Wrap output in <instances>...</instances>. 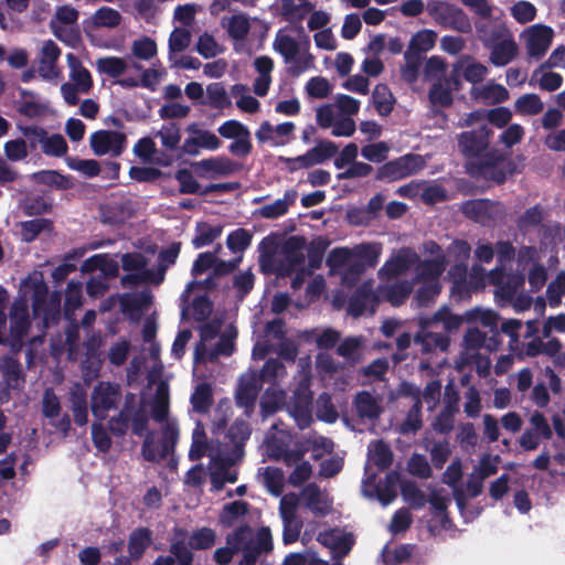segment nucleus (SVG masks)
I'll list each match as a JSON object with an SVG mask.
<instances>
[{
    "label": "nucleus",
    "mask_w": 565,
    "mask_h": 565,
    "mask_svg": "<svg viewBox=\"0 0 565 565\" xmlns=\"http://www.w3.org/2000/svg\"><path fill=\"white\" fill-rule=\"evenodd\" d=\"M492 134L486 124L463 131L458 137V147L469 160L466 169L472 178H483L502 184L509 174L514 173L515 164L511 160L507 161V156L497 149L487 151Z\"/></svg>",
    "instance_id": "f257e3e1"
},
{
    "label": "nucleus",
    "mask_w": 565,
    "mask_h": 565,
    "mask_svg": "<svg viewBox=\"0 0 565 565\" xmlns=\"http://www.w3.org/2000/svg\"><path fill=\"white\" fill-rule=\"evenodd\" d=\"M273 46L282 57L289 76L299 77L306 71L315 67V56L309 52L308 34H305V41L299 42L280 30L275 36Z\"/></svg>",
    "instance_id": "f03ea898"
},
{
    "label": "nucleus",
    "mask_w": 565,
    "mask_h": 565,
    "mask_svg": "<svg viewBox=\"0 0 565 565\" xmlns=\"http://www.w3.org/2000/svg\"><path fill=\"white\" fill-rule=\"evenodd\" d=\"M226 543L237 552H242L243 556L257 563L263 553L273 551V536L268 526H262L257 530L256 536L253 537L252 527L248 524L239 525L233 533L226 536Z\"/></svg>",
    "instance_id": "7ed1b4c3"
},
{
    "label": "nucleus",
    "mask_w": 565,
    "mask_h": 565,
    "mask_svg": "<svg viewBox=\"0 0 565 565\" xmlns=\"http://www.w3.org/2000/svg\"><path fill=\"white\" fill-rule=\"evenodd\" d=\"M427 13L444 29L468 34L472 24L467 13L459 7L441 0H430L426 6Z\"/></svg>",
    "instance_id": "20e7f679"
},
{
    "label": "nucleus",
    "mask_w": 565,
    "mask_h": 565,
    "mask_svg": "<svg viewBox=\"0 0 565 565\" xmlns=\"http://www.w3.org/2000/svg\"><path fill=\"white\" fill-rule=\"evenodd\" d=\"M149 424V416L142 405L136 409L121 407L119 412L107 420V429L114 437L122 438L127 435L129 428L131 434L142 437Z\"/></svg>",
    "instance_id": "39448f33"
},
{
    "label": "nucleus",
    "mask_w": 565,
    "mask_h": 565,
    "mask_svg": "<svg viewBox=\"0 0 565 565\" xmlns=\"http://www.w3.org/2000/svg\"><path fill=\"white\" fill-rule=\"evenodd\" d=\"M122 401V388L119 383L99 381L90 394V411L97 420H105L108 413L117 411Z\"/></svg>",
    "instance_id": "423d86ee"
},
{
    "label": "nucleus",
    "mask_w": 565,
    "mask_h": 565,
    "mask_svg": "<svg viewBox=\"0 0 565 565\" xmlns=\"http://www.w3.org/2000/svg\"><path fill=\"white\" fill-rule=\"evenodd\" d=\"M156 137L160 138L162 151L156 156L154 163L161 167H169L175 159L182 158L181 154V128L174 121L166 122L157 131Z\"/></svg>",
    "instance_id": "0eeeda50"
},
{
    "label": "nucleus",
    "mask_w": 565,
    "mask_h": 565,
    "mask_svg": "<svg viewBox=\"0 0 565 565\" xmlns=\"http://www.w3.org/2000/svg\"><path fill=\"white\" fill-rule=\"evenodd\" d=\"M423 168L419 154L408 153L381 166L375 174L377 181H397L415 174Z\"/></svg>",
    "instance_id": "6e6552de"
},
{
    "label": "nucleus",
    "mask_w": 565,
    "mask_h": 565,
    "mask_svg": "<svg viewBox=\"0 0 565 565\" xmlns=\"http://www.w3.org/2000/svg\"><path fill=\"white\" fill-rule=\"evenodd\" d=\"M127 136L117 130L100 129L89 137V146L94 154L119 157L127 148Z\"/></svg>",
    "instance_id": "1a4fd4ad"
},
{
    "label": "nucleus",
    "mask_w": 565,
    "mask_h": 565,
    "mask_svg": "<svg viewBox=\"0 0 565 565\" xmlns=\"http://www.w3.org/2000/svg\"><path fill=\"white\" fill-rule=\"evenodd\" d=\"M380 302L379 290H373V280H366L351 295L348 311L353 317L363 316L367 310L374 313Z\"/></svg>",
    "instance_id": "9d476101"
},
{
    "label": "nucleus",
    "mask_w": 565,
    "mask_h": 565,
    "mask_svg": "<svg viewBox=\"0 0 565 565\" xmlns=\"http://www.w3.org/2000/svg\"><path fill=\"white\" fill-rule=\"evenodd\" d=\"M500 210L501 203L489 199L468 200L461 205L465 216L481 225L494 222Z\"/></svg>",
    "instance_id": "9b49d317"
},
{
    "label": "nucleus",
    "mask_w": 565,
    "mask_h": 565,
    "mask_svg": "<svg viewBox=\"0 0 565 565\" xmlns=\"http://www.w3.org/2000/svg\"><path fill=\"white\" fill-rule=\"evenodd\" d=\"M262 387L263 385L257 381L256 375L250 372L239 377L235 391V403L237 407L244 409L246 416L253 414Z\"/></svg>",
    "instance_id": "f8f14e48"
},
{
    "label": "nucleus",
    "mask_w": 565,
    "mask_h": 565,
    "mask_svg": "<svg viewBox=\"0 0 565 565\" xmlns=\"http://www.w3.org/2000/svg\"><path fill=\"white\" fill-rule=\"evenodd\" d=\"M436 324L430 322L428 318L420 320V329L414 338V342L422 347L423 353H431L435 350L447 351L450 339L447 334L431 331Z\"/></svg>",
    "instance_id": "ddd939ff"
},
{
    "label": "nucleus",
    "mask_w": 565,
    "mask_h": 565,
    "mask_svg": "<svg viewBox=\"0 0 565 565\" xmlns=\"http://www.w3.org/2000/svg\"><path fill=\"white\" fill-rule=\"evenodd\" d=\"M195 172L201 178L226 177L237 172L241 164L227 157H213L194 162Z\"/></svg>",
    "instance_id": "4468645a"
},
{
    "label": "nucleus",
    "mask_w": 565,
    "mask_h": 565,
    "mask_svg": "<svg viewBox=\"0 0 565 565\" xmlns=\"http://www.w3.org/2000/svg\"><path fill=\"white\" fill-rule=\"evenodd\" d=\"M491 282L499 286L500 296L512 300L525 284V276L522 273L505 274L503 268H494L490 273Z\"/></svg>",
    "instance_id": "2eb2a0df"
},
{
    "label": "nucleus",
    "mask_w": 565,
    "mask_h": 565,
    "mask_svg": "<svg viewBox=\"0 0 565 565\" xmlns=\"http://www.w3.org/2000/svg\"><path fill=\"white\" fill-rule=\"evenodd\" d=\"M306 247V238L303 236H290L282 246L284 260L281 267L287 274H291L298 267L303 265L306 257L303 249Z\"/></svg>",
    "instance_id": "dca6fc26"
},
{
    "label": "nucleus",
    "mask_w": 565,
    "mask_h": 565,
    "mask_svg": "<svg viewBox=\"0 0 565 565\" xmlns=\"http://www.w3.org/2000/svg\"><path fill=\"white\" fill-rule=\"evenodd\" d=\"M553 30L547 25L532 26L527 38V53L531 57L541 58L552 44Z\"/></svg>",
    "instance_id": "f3484780"
},
{
    "label": "nucleus",
    "mask_w": 565,
    "mask_h": 565,
    "mask_svg": "<svg viewBox=\"0 0 565 565\" xmlns=\"http://www.w3.org/2000/svg\"><path fill=\"white\" fill-rule=\"evenodd\" d=\"M311 392L307 388L298 387L288 403V411L298 423L308 425L311 419Z\"/></svg>",
    "instance_id": "a211bd4d"
},
{
    "label": "nucleus",
    "mask_w": 565,
    "mask_h": 565,
    "mask_svg": "<svg viewBox=\"0 0 565 565\" xmlns=\"http://www.w3.org/2000/svg\"><path fill=\"white\" fill-rule=\"evenodd\" d=\"M153 542V533L149 527L134 529L128 537V553L130 561H139Z\"/></svg>",
    "instance_id": "6ab92c4d"
},
{
    "label": "nucleus",
    "mask_w": 565,
    "mask_h": 565,
    "mask_svg": "<svg viewBox=\"0 0 565 565\" xmlns=\"http://www.w3.org/2000/svg\"><path fill=\"white\" fill-rule=\"evenodd\" d=\"M221 140L212 131L202 132L196 137H188L181 145V154L195 157L200 149L217 150L221 147Z\"/></svg>",
    "instance_id": "aec40b11"
},
{
    "label": "nucleus",
    "mask_w": 565,
    "mask_h": 565,
    "mask_svg": "<svg viewBox=\"0 0 565 565\" xmlns=\"http://www.w3.org/2000/svg\"><path fill=\"white\" fill-rule=\"evenodd\" d=\"M252 429L248 423L245 420H235L227 430V438L233 444L232 455L230 463H233L236 459H241L244 455L245 443L249 439Z\"/></svg>",
    "instance_id": "412c9836"
},
{
    "label": "nucleus",
    "mask_w": 565,
    "mask_h": 565,
    "mask_svg": "<svg viewBox=\"0 0 565 565\" xmlns=\"http://www.w3.org/2000/svg\"><path fill=\"white\" fill-rule=\"evenodd\" d=\"M377 289L380 301L384 300L394 307H398L408 299L413 287L409 281L403 280L392 285H380Z\"/></svg>",
    "instance_id": "4be33fe9"
},
{
    "label": "nucleus",
    "mask_w": 565,
    "mask_h": 565,
    "mask_svg": "<svg viewBox=\"0 0 565 565\" xmlns=\"http://www.w3.org/2000/svg\"><path fill=\"white\" fill-rule=\"evenodd\" d=\"M188 530L181 526L173 527V537L169 552L174 555L177 565H193L194 555L186 548Z\"/></svg>",
    "instance_id": "5701e85b"
},
{
    "label": "nucleus",
    "mask_w": 565,
    "mask_h": 565,
    "mask_svg": "<svg viewBox=\"0 0 565 565\" xmlns=\"http://www.w3.org/2000/svg\"><path fill=\"white\" fill-rule=\"evenodd\" d=\"M484 117L491 125L498 128H503L511 120L512 113L507 107H495L490 110H475L469 114L466 124L472 125L473 122H477Z\"/></svg>",
    "instance_id": "b1692460"
},
{
    "label": "nucleus",
    "mask_w": 565,
    "mask_h": 565,
    "mask_svg": "<svg viewBox=\"0 0 565 565\" xmlns=\"http://www.w3.org/2000/svg\"><path fill=\"white\" fill-rule=\"evenodd\" d=\"M306 500V507L317 516H326L331 510V503L321 495V490L317 483H309L302 491Z\"/></svg>",
    "instance_id": "393cba45"
},
{
    "label": "nucleus",
    "mask_w": 565,
    "mask_h": 565,
    "mask_svg": "<svg viewBox=\"0 0 565 565\" xmlns=\"http://www.w3.org/2000/svg\"><path fill=\"white\" fill-rule=\"evenodd\" d=\"M318 540L323 545L339 552L343 556L349 554L354 544V539L351 533L341 534L335 529L320 533Z\"/></svg>",
    "instance_id": "a878e982"
},
{
    "label": "nucleus",
    "mask_w": 565,
    "mask_h": 565,
    "mask_svg": "<svg viewBox=\"0 0 565 565\" xmlns=\"http://www.w3.org/2000/svg\"><path fill=\"white\" fill-rule=\"evenodd\" d=\"M31 180L36 184L46 185L56 190H70L73 188L72 177L64 175L56 170H41L31 174Z\"/></svg>",
    "instance_id": "bb28decb"
},
{
    "label": "nucleus",
    "mask_w": 565,
    "mask_h": 565,
    "mask_svg": "<svg viewBox=\"0 0 565 565\" xmlns=\"http://www.w3.org/2000/svg\"><path fill=\"white\" fill-rule=\"evenodd\" d=\"M67 61L71 66L70 77L74 82L73 86L79 88L81 94H88L93 88V78L90 72L82 65L79 60L72 53L67 54Z\"/></svg>",
    "instance_id": "cd10ccee"
},
{
    "label": "nucleus",
    "mask_w": 565,
    "mask_h": 565,
    "mask_svg": "<svg viewBox=\"0 0 565 565\" xmlns=\"http://www.w3.org/2000/svg\"><path fill=\"white\" fill-rule=\"evenodd\" d=\"M332 254H338L341 256L340 262L347 263V267L342 276L343 282L349 286L355 285L359 281L361 275L366 269L363 262H355L352 257H350V250L348 248L335 249L332 252Z\"/></svg>",
    "instance_id": "c85d7f7f"
},
{
    "label": "nucleus",
    "mask_w": 565,
    "mask_h": 565,
    "mask_svg": "<svg viewBox=\"0 0 565 565\" xmlns=\"http://www.w3.org/2000/svg\"><path fill=\"white\" fill-rule=\"evenodd\" d=\"M518 53V45L512 39L502 40L491 46L490 62L494 66H505Z\"/></svg>",
    "instance_id": "c756f323"
},
{
    "label": "nucleus",
    "mask_w": 565,
    "mask_h": 565,
    "mask_svg": "<svg viewBox=\"0 0 565 565\" xmlns=\"http://www.w3.org/2000/svg\"><path fill=\"white\" fill-rule=\"evenodd\" d=\"M216 541L215 531L211 527L203 526L192 533L188 532L185 540L186 548L192 551H205L214 546Z\"/></svg>",
    "instance_id": "7c9ffc66"
},
{
    "label": "nucleus",
    "mask_w": 565,
    "mask_h": 565,
    "mask_svg": "<svg viewBox=\"0 0 565 565\" xmlns=\"http://www.w3.org/2000/svg\"><path fill=\"white\" fill-rule=\"evenodd\" d=\"M250 373L256 375L257 381L262 385L269 383L274 386L279 377L286 375V367L279 359L270 358L264 363L260 371H252Z\"/></svg>",
    "instance_id": "2f4dec72"
},
{
    "label": "nucleus",
    "mask_w": 565,
    "mask_h": 565,
    "mask_svg": "<svg viewBox=\"0 0 565 565\" xmlns=\"http://www.w3.org/2000/svg\"><path fill=\"white\" fill-rule=\"evenodd\" d=\"M544 218V210L540 204L526 209L516 220V227L521 233H527L531 228L542 226L544 237L550 227L542 225Z\"/></svg>",
    "instance_id": "473e14b6"
},
{
    "label": "nucleus",
    "mask_w": 565,
    "mask_h": 565,
    "mask_svg": "<svg viewBox=\"0 0 565 565\" xmlns=\"http://www.w3.org/2000/svg\"><path fill=\"white\" fill-rule=\"evenodd\" d=\"M353 403L361 418L376 419L382 412L375 397L367 391L359 392Z\"/></svg>",
    "instance_id": "72a5a7b5"
},
{
    "label": "nucleus",
    "mask_w": 565,
    "mask_h": 565,
    "mask_svg": "<svg viewBox=\"0 0 565 565\" xmlns=\"http://www.w3.org/2000/svg\"><path fill=\"white\" fill-rule=\"evenodd\" d=\"M223 226L211 225L207 222H199L195 225V235L192 238L194 248H202L212 244L216 238L222 235Z\"/></svg>",
    "instance_id": "f704fd0d"
},
{
    "label": "nucleus",
    "mask_w": 565,
    "mask_h": 565,
    "mask_svg": "<svg viewBox=\"0 0 565 565\" xmlns=\"http://www.w3.org/2000/svg\"><path fill=\"white\" fill-rule=\"evenodd\" d=\"M422 399L417 398L408 409L405 419L398 426V433L402 435L416 434L423 427Z\"/></svg>",
    "instance_id": "c9c22d12"
},
{
    "label": "nucleus",
    "mask_w": 565,
    "mask_h": 565,
    "mask_svg": "<svg viewBox=\"0 0 565 565\" xmlns=\"http://www.w3.org/2000/svg\"><path fill=\"white\" fill-rule=\"evenodd\" d=\"M200 104L209 105L216 109H223L230 107L232 102L223 83L214 82L206 86V100H201Z\"/></svg>",
    "instance_id": "e433bc0d"
},
{
    "label": "nucleus",
    "mask_w": 565,
    "mask_h": 565,
    "mask_svg": "<svg viewBox=\"0 0 565 565\" xmlns=\"http://www.w3.org/2000/svg\"><path fill=\"white\" fill-rule=\"evenodd\" d=\"M191 404L196 413L205 414L213 405V392L210 383L199 384L191 395Z\"/></svg>",
    "instance_id": "4c0bfd02"
},
{
    "label": "nucleus",
    "mask_w": 565,
    "mask_h": 565,
    "mask_svg": "<svg viewBox=\"0 0 565 565\" xmlns=\"http://www.w3.org/2000/svg\"><path fill=\"white\" fill-rule=\"evenodd\" d=\"M369 458L380 471L388 469L393 463L392 449L382 439L376 440L373 449L369 450Z\"/></svg>",
    "instance_id": "58836bf2"
},
{
    "label": "nucleus",
    "mask_w": 565,
    "mask_h": 565,
    "mask_svg": "<svg viewBox=\"0 0 565 565\" xmlns=\"http://www.w3.org/2000/svg\"><path fill=\"white\" fill-rule=\"evenodd\" d=\"M446 269L445 256L426 259L418 267V277L422 281H439V277Z\"/></svg>",
    "instance_id": "ea45409f"
},
{
    "label": "nucleus",
    "mask_w": 565,
    "mask_h": 565,
    "mask_svg": "<svg viewBox=\"0 0 565 565\" xmlns=\"http://www.w3.org/2000/svg\"><path fill=\"white\" fill-rule=\"evenodd\" d=\"M284 392L274 387H268L260 398V415L263 418L277 413L282 405Z\"/></svg>",
    "instance_id": "a19ab883"
},
{
    "label": "nucleus",
    "mask_w": 565,
    "mask_h": 565,
    "mask_svg": "<svg viewBox=\"0 0 565 565\" xmlns=\"http://www.w3.org/2000/svg\"><path fill=\"white\" fill-rule=\"evenodd\" d=\"M71 409L77 426H84L88 422L87 396L83 390L72 391L70 395Z\"/></svg>",
    "instance_id": "79ce46f5"
},
{
    "label": "nucleus",
    "mask_w": 565,
    "mask_h": 565,
    "mask_svg": "<svg viewBox=\"0 0 565 565\" xmlns=\"http://www.w3.org/2000/svg\"><path fill=\"white\" fill-rule=\"evenodd\" d=\"M544 104L540 96L534 93L521 95L514 103V110L522 116H534L540 114Z\"/></svg>",
    "instance_id": "37998d69"
},
{
    "label": "nucleus",
    "mask_w": 565,
    "mask_h": 565,
    "mask_svg": "<svg viewBox=\"0 0 565 565\" xmlns=\"http://www.w3.org/2000/svg\"><path fill=\"white\" fill-rule=\"evenodd\" d=\"M249 509V503L243 500H237L227 503L223 507L220 513V523L225 526H232L241 516H244Z\"/></svg>",
    "instance_id": "c03bdc74"
},
{
    "label": "nucleus",
    "mask_w": 565,
    "mask_h": 565,
    "mask_svg": "<svg viewBox=\"0 0 565 565\" xmlns=\"http://www.w3.org/2000/svg\"><path fill=\"white\" fill-rule=\"evenodd\" d=\"M376 111L381 116H388L393 110L394 97L386 84H377L372 94Z\"/></svg>",
    "instance_id": "a18cd8bd"
},
{
    "label": "nucleus",
    "mask_w": 565,
    "mask_h": 565,
    "mask_svg": "<svg viewBox=\"0 0 565 565\" xmlns=\"http://www.w3.org/2000/svg\"><path fill=\"white\" fill-rule=\"evenodd\" d=\"M428 99L433 106L450 107L454 103L452 90L438 78L429 88Z\"/></svg>",
    "instance_id": "49530a36"
},
{
    "label": "nucleus",
    "mask_w": 565,
    "mask_h": 565,
    "mask_svg": "<svg viewBox=\"0 0 565 565\" xmlns=\"http://www.w3.org/2000/svg\"><path fill=\"white\" fill-rule=\"evenodd\" d=\"M96 68L100 74L118 78L126 72L127 63L118 56H106L96 61Z\"/></svg>",
    "instance_id": "de8ad7c7"
},
{
    "label": "nucleus",
    "mask_w": 565,
    "mask_h": 565,
    "mask_svg": "<svg viewBox=\"0 0 565 565\" xmlns=\"http://www.w3.org/2000/svg\"><path fill=\"white\" fill-rule=\"evenodd\" d=\"M338 150V146L333 141L319 140L313 148L307 151L311 167L333 158Z\"/></svg>",
    "instance_id": "09e8293b"
},
{
    "label": "nucleus",
    "mask_w": 565,
    "mask_h": 565,
    "mask_svg": "<svg viewBox=\"0 0 565 565\" xmlns=\"http://www.w3.org/2000/svg\"><path fill=\"white\" fill-rule=\"evenodd\" d=\"M381 249L371 243L360 244L354 247L352 258L355 262H363L364 267H375L379 262Z\"/></svg>",
    "instance_id": "8fccbe9b"
},
{
    "label": "nucleus",
    "mask_w": 565,
    "mask_h": 565,
    "mask_svg": "<svg viewBox=\"0 0 565 565\" xmlns=\"http://www.w3.org/2000/svg\"><path fill=\"white\" fill-rule=\"evenodd\" d=\"M263 476L267 490L275 497L281 495L285 482L284 471L280 468L268 466L264 468Z\"/></svg>",
    "instance_id": "3c124183"
},
{
    "label": "nucleus",
    "mask_w": 565,
    "mask_h": 565,
    "mask_svg": "<svg viewBox=\"0 0 565 565\" xmlns=\"http://www.w3.org/2000/svg\"><path fill=\"white\" fill-rule=\"evenodd\" d=\"M121 22V14L110 8L102 7L92 17V23L95 28H116Z\"/></svg>",
    "instance_id": "603ef678"
},
{
    "label": "nucleus",
    "mask_w": 565,
    "mask_h": 565,
    "mask_svg": "<svg viewBox=\"0 0 565 565\" xmlns=\"http://www.w3.org/2000/svg\"><path fill=\"white\" fill-rule=\"evenodd\" d=\"M179 440V428L173 422H167L162 427L161 438L159 444L161 446V457H168L174 451Z\"/></svg>",
    "instance_id": "864d4df0"
},
{
    "label": "nucleus",
    "mask_w": 565,
    "mask_h": 565,
    "mask_svg": "<svg viewBox=\"0 0 565 565\" xmlns=\"http://www.w3.org/2000/svg\"><path fill=\"white\" fill-rule=\"evenodd\" d=\"M437 33L433 30H420L416 32L408 44V47L419 53H426L435 46Z\"/></svg>",
    "instance_id": "5fc2aeb1"
},
{
    "label": "nucleus",
    "mask_w": 565,
    "mask_h": 565,
    "mask_svg": "<svg viewBox=\"0 0 565 565\" xmlns=\"http://www.w3.org/2000/svg\"><path fill=\"white\" fill-rule=\"evenodd\" d=\"M253 234L246 228H237L231 232L226 238V245L233 253H242L252 244Z\"/></svg>",
    "instance_id": "6e6d98bb"
},
{
    "label": "nucleus",
    "mask_w": 565,
    "mask_h": 565,
    "mask_svg": "<svg viewBox=\"0 0 565 565\" xmlns=\"http://www.w3.org/2000/svg\"><path fill=\"white\" fill-rule=\"evenodd\" d=\"M68 150L67 142L65 138L60 134H53L49 136L45 135L43 146H42V152L46 156L51 157H63L66 154Z\"/></svg>",
    "instance_id": "4d7b16f0"
},
{
    "label": "nucleus",
    "mask_w": 565,
    "mask_h": 565,
    "mask_svg": "<svg viewBox=\"0 0 565 565\" xmlns=\"http://www.w3.org/2000/svg\"><path fill=\"white\" fill-rule=\"evenodd\" d=\"M427 502H429L431 507L433 515L435 518H440V523L443 527L447 529L448 523H450V518L447 510L449 499L434 491L430 493L429 498L427 499Z\"/></svg>",
    "instance_id": "13d9d810"
},
{
    "label": "nucleus",
    "mask_w": 565,
    "mask_h": 565,
    "mask_svg": "<svg viewBox=\"0 0 565 565\" xmlns=\"http://www.w3.org/2000/svg\"><path fill=\"white\" fill-rule=\"evenodd\" d=\"M52 228V222L47 218H34L21 223V234L25 242L34 241L40 233Z\"/></svg>",
    "instance_id": "bf43d9fd"
},
{
    "label": "nucleus",
    "mask_w": 565,
    "mask_h": 565,
    "mask_svg": "<svg viewBox=\"0 0 565 565\" xmlns=\"http://www.w3.org/2000/svg\"><path fill=\"white\" fill-rule=\"evenodd\" d=\"M288 192L285 193L284 199H278L271 204H266L258 209L255 214L267 218V220H276L282 215H285L288 210L290 203L287 201Z\"/></svg>",
    "instance_id": "052dcab7"
},
{
    "label": "nucleus",
    "mask_w": 565,
    "mask_h": 565,
    "mask_svg": "<svg viewBox=\"0 0 565 565\" xmlns=\"http://www.w3.org/2000/svg\"><path fill=\"white\" fill-rule=\"evenodd\" d=\"M191 44V32L185 28H175L169 36V54L185 51Z\"/></svg>",
    "instance_id": "680f3d73"
},
{
    "label": "nucleus",
    "mask_w": 565,
    "mask_h": 565,
    "mask_svg": "<svg viewBox=\"0 0 565 565\" xmlns=\"http://www.w3.org/2000/svg\"><path fill=\"white\" fill-rule=\"evenodd\" d=\"M428 319L436 326L438 323H443L444 329L449 332L459 329V327L462 323L461 317L451 313L450 309L447 307L440 308L438 311L434 313L433 317Z\"/></svg>",
    "instance_id": "e2e57ef3"
},
{
    "label": "nucleus",
    "mask_w": 565,
    "mask_h": 565,
    "mask_svg": "<svg viewBox=\"0 0 565 565\" xmlns=\"http://www.w3.org/2000/svg\"><path fill=\"white\" fill-rule=\"evenodd\" d=\"M19 130L21 131L23 139L28 143V149L30 151L36 150L38 146H43V141L46 135V130L43 127L30 125V126H19Z\"/></svg>",
    "instance_id": "0e129e2a"
},
{
    "label": "nucleus",
    "mask_w": 565,
    "mask_h": 565,
    "mask_svg": "<svg viewBox=\"0 0 565 565\" xmlns=\"http://www.w3.org/2000/svg\"><path fill=\"white\" fill-rule=\"evenodd\" d=\"M66 163L70 169L79 171L87 178H95L100 173L99 163L94 159L67 158Z\"/></svg>",
    "instance_id": "69168bd1"
},
{
    "label": "nucleus",
    "mask_w": 565,
    "mask_h": 565,
    "mask_svg": "<svg viewBox=\"0 0 565 565\" xmlns=\"http://www.w3.org/2000/svg\"><path fill=\"white\" fill-rule=\"evenodd\" d=\"M175 179L180 184L179 192L182 194H201L199 182L188 169H180L175 172Z\"/></svg>",
    "instance_id": "338daca9"
},
{
    "label": "nucleus",
    "mask_w": 565,
    "mask_h": 565,
    "mask_svg": "<svg viewBox=\"0 0 565 565\" xmlns=\"http://www.w3.org/2000/svg\"><path fill=\"white\" fill-rule=\"evenodd\" d=\"M249 30L250 23L245 15L236 14L230 19L227 32L232 39L242 41L247 36Z\"/></svg>",
    "instance_id": "774afa93"
}]
</instances>
